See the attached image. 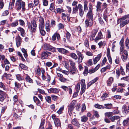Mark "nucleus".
Segmentation results:
<instances>
[{
	"instance_id": "obj_1",
	"label": "nucleus",
	"mask_w": 129,
	"mask_h": 129,
	"mask_svg": "<svg viewBox=\"0 0 129 129\" xmlns=\"http://www.w3.org/2000/svg\"><path fill=\"white\" fill-rule=\"evenodd\" d=\"M118 23H120V26L122 27L129 23V15H127L119 19L118 21Z\"/></svg>"
},
{
	"instance_id": "obj_2",
	"label": "nucleus",
	"mask_w": 129,
	"mask_h": 129,
	"mask_svg": "<svg viewBox=\"0 0 129 129\" xmlns=\"http://www.w3.org/2000/svg\"><path fill=\"white\" fill-rule=\"evenodd\" d=\"M16 7L17 10H20L21 7L23 11L25 10V3L22 0H18L16 2Z\"/></svg>"
},
{
	"instance_id": "obj_3",
	"label": "nucleus",
	"mask_w": 129,
	"mask_h": 129,
	"mask_svg": "<svg viewBox=\"0 0 129 129\" xmlns=\"http://www.w3.org/2000/svg\"><path fill=\"white\" fill-rule=\"evenodd\" d=\"M44 49L48 50L53 52H55L56 50L55 48L47 44H45L44 45Z\"/></svg>"
},
{
	"instance_id": "obj_4",
	"label": "nucleus",
	"mask_w": 129,
	"mask_h": 129,
	"mask_svg": "<svg viewBox=\"0 0 129 129\" xmlns=\"http://www.w3.org/2000/svg\"><path fill=\"white\" fill-rule=\"evenodd\" d=\"M81 81V90L80 94L81 95L85 91L86 85L85 84V80L83 79H82Z\"/></svg>"
},
{
	"instance_id": "obj_5",
	"label": "nucleus",
	"mask_w": 129,
	"mask_h": 129,
	"mask_svg": "<svg viewBox=\"0 0 129 129\" xmlns=\"http://www.w3.org/2000/svg\"><path fill=\"white\" fill-rule=\"evenodd\" d=\"M37 25L36 21L33 20L31 21L30 25H28V28L33 31H35L37 27Z\"/></svg>"
},
{
	"instance_id": "obj_6",
	"label": "nucleus",
	"mask_w": 129,
	"mask_h": 129,
	"mask_svg": "<svg viewBox=\"0 0 129 129\" xmlns=\"http://www.w3.org/2000/svg\"><path fill=\"white\" fill-rule=\"evenodd\" d=\"M85 24L86 27H90L93 24V20L86 19L85 21Z\"/></svg>"
},
{
	"instance_id": "obj_7",
	"label": "nucleus",
	"mask_w": 129,
	"mask_h": 129,
	"mask_svg": "<svg viewBox=\"0 0 129 129\" xmlns=\"http://www.w3.org/2000/svg\"><path fill=\"white\" fill-rule=\"evenodd\" d=\"M75 105V104L72 102L68 106V112L70 116H71L72 115V112L73 111Z\"/></svg>"
},
{
	"instance_id": "obj_8",
	"label": "nucleus",
	"mask_w": 129,
	"mask_h": 129,
	"mask_svg": "<svg viewBox=\"0 0 129 129\" xmlns=\"http://www.w3.org/2000/svg\"><path fill=\"white\" fill-rule=\"evenodd\" d=\"M76 52L77 54L79 56L78 59V64H79L82 62L84 56L83 54H82L81 52L79 51H77Z\"/></svg>"
},
{
	"instance_id": "obj_9",
	"label": "nucleus",
	"mask_w": 129,
	"mask_h": 129,
	"mask_svg": "<svg viewBox=\"0 0 129 129\" xmlns=\"http://www.w3.org/2000/svg\"><path fill=\"white\" fill-rule=\"evenodd\" d=\"M122 111L123 113L124 114H127L128 113H129V104L127 107L125 105L123 106Z\"/></svg>"
},
{
	"instance_id": "obj_10",
	"label": "nucleus",
	"mask_w": 129,
	"mask_h": 129,
	"mask_svg": "<svg viewBox=\"0 0 129 129\" xmlns=\"http://www.w3.org/2000/svg\"><path fill=\"white\" fill-rule=\"evenodd\" d=\"M39 27L44 28V18L41 17L39 18Z\"/></svg>"
},
{
	"instance_id": "obj_11",
	"label": "nucleus",
	"mask_w": 129,
	"mask_h": 129,
	"mask_svg": "<svg viewBox=\"0 0 129 129\" xmlns=\"http://www.w3.org/2000/svg\"><path fill=\"white\" fill-rule=\"evenodd\" d=\"M61 15V18L64 21H65L67 19L68 21H70V18L69 17V15L68 14L62 13Z\"/></svg>"
},
{
	"instance_id": "obj_12",
	"label": "nucleus",
	"mask_w": 129,
	"mask_h": 129,
	"mask_svg": "<svg viewBox=\"0 0 129 129\" xmlns=\"http://www.w3.org/2000/svg\"><path fill=\"white\" fill-rule=\"evenodd\" d=\"M110 16L109 14L106 12L105 13L104 12L103 15V18L106 22H107L108 20H111V19L110 18Z\"/></svg>"
},
{
	"instance_id": "obj_13",
	"label": "nucleus",
	"mask_w": 129,
	"mask_h": 129,
	"mask_svg": "<svg viewBox=\"0 0 129 129\" xmlns=\"http://www.w3.org/2000/svg\"><path fill=\"white\" fill-rule=\"evenodd\" d=\"M57 38V40H59L60 39V36L59 34L55 33L52 36V39L53 41H54L56 39V38Z\"/></svg>"
},
{
	"instance_id": "obj_14",
	"label": "nucleus",
	"mask_w": 129,
	"mask_h": 129,
	"mask_svg": "<svg viewBox=\"0 0 129 129\" xmlns=\"http://www.w3.org/2000/svg\"><path fill=\"white\" fill-rule=\"evenodd\" d=\"M17 29L20 32L21 35L22 37H24L25 34V32L24 29L19 26L17 28Z\"/></svg>"
},
{
	"instance_id": "obj_15",
	"label": "nucleus",
	"mask_w": 129,
	"mask_h": 129,
	"mask_svg": "<svg viewBox=\"0 0 129 129\" xmlns=\"http://www.w3.org/2000/svg\"><path fill=\"white\" fill-rule=\"evenodd\" d=\"M86 17L88 19L93 20V16L92 11H88Z\"/></svg>"
},
{
	"instance_id": "obj_16",
	"label": "nucleus",
	"mask_w": 129,
	"mask_h": 129,
	"mask_svg": "<svg viewBox=\"0 0 129 129\" xmlns=\"http://www.w3.org/2000/svg\"><path fill=\"white\" fill-rule=\"evenodd\" d=\"M45 28L46 31L48 32H49L50 30V22L48 20L46 22L45 24Z\"/></svg>"
},
{
	"instance_id": "obj_17",
	"label": "nucleus",
	"mask_w": 129,
	"mask_h": 129,
	"mask_svg": "<svg viewBox=\"0 0 129 129\" xmlns=\"http://www.w3.org/2000/svg\"><path fill=\"white\" fill-rule=\"evenodd\" d=\"M48 92L49 93H57L58 92V90L56 88H51L48 90Z\"/></svg>"
},
{
	"instance_id": "obj_18",
	"label": "nucleus",
	"mask_w": 129,
	"mask_h": 129,
	"mask_svg": "<svg viewBox=\"0 0 129 129\" xmlns=\"http://www.w3.org/2000/svg\"><path fill=\"white\" fill-rule=\"evenodd\" d=\"M120 117L118 116H114L110 118V119L112 122H116V121L120 120Z\"/></svg>"
},
{
	"instance_id": "obj_19",
	"label": "nucleus",
	"mask_w": 129,
	"mask_h": 129,
	"mask_svg": "<svg viewBox=\"0 0 129 129\" xmlns=\"http://www.w3.org/2000/svg\"><path fill=\"white\" fill-rule=\"evenodd\" d=\"M72 123L74 125L79 127H80V124L76 119H73L72 121Z\"/></svg>"
},
{
	"instance_id": "obj_20",
	"label": "nucleus",
	"mask_w": 129,
	"mask_h": 129,
	"mask_svg": "<svg viewBox=\"0 0 129 129\" xmlns=\"http://www.w3.org/2000/svg\"><path fill=\"white\" fill-rule=\"evenodd\" d=\"M57 49L59 52L64 54L69 53L68 50L63 48H57Z\"/></svg>"
},
{
	"instance_id": "obj_21",
	"label": "nucleus",
	"mask_w": 129,
	"mask_h": 129,
	"mask_svg": "<svg viewBox=\"0 0 129 129\" xmlns=\"http://www.w3.org/2000/svg\"><path fill=\"white\" fill-rule=\"evenodd\" d=\"M103 38V35L101 31L98 33V35L96 37L94 41L95 42H96V41L101 39Z\"/></svg>"
},
{
	"instance_id": "obj_22",
	"label": "nucleus",
	"mask_w": 129,
	"mask_h": 129,
	"mask_svg": "<svg viewBox=\"0 0 129 129\" xmlns=\"http://www.w3.org/2000/svg\"><path fill=\"white\" fill-rule=\"evenodd\" d=\"M101 56V54H99L97 56L95 57L94 59H93V63L94 64H96L97 62L99 60Z\"/></svg>"
},
{
	"instance_id": "obj_23",
	"label": "nucleus",
	"mask_w": 129,
	"mask_h": 129,
	"mask_svg": "<svg viewBox=\"0 0 129 129\" xmlns=\"http://www.w3.org/2000/svg\"><path fill=\"white\" fill-rule=\"evenodd\" d=\"M0 87L5 91H7L8 90V88L6 87L4 84L2 82H0Z\"/></svg>"
},
{
	"instance_id": "obj_24",
	"label": "nucleus",
	"mask_w": 129,
	"mask_h": 129,
	"mask_svg": "<svg viewBox=\"0 0 129 129\" xmlns=\"http://www.w3.org/2000/svg\"><path fill=\"white\" fill-rule=\"evenodd\" d=\"M101 3L99 2H97L96 5V11H100L102 10V8L101 7Z\"/></svg>"
},
{
	"instance_id": "obj_25",
	"label": "nucleus",
	"mask_w": 129,
	"mask_h": 129,
	"mask_svg": "<svg viewBox=\"0 0 129 129\" xmlns=\"http://www.w3.org/2000/svg\"><path fill=\"white\" fill-rule=\"evenodd\" d=\"M64 11V10L63 9L58 8L55 9V11H54V12L55 14H57L58 13H61L62 12H63Z\"/></svg>"
},
{
	"instance_id": "obj_26",
	"label": "nucleus",
	"mask_w": 129,
	"mask_h": 129,
	"mask_svg": "<svg viewBox=\"0 0 129 129\" xmlns=\"http://www.w3.org/2000/svg\"><path fill=\"white\" fill-rule=\"evenodd\" d=\"M129 122V117H128V118L125 119H124L123 120L122 122L123 125L124 126H127Z\"/></svg>"
},
{
	"instance_id": "obj_27",
	"label": "nucleus",
	"mask_w": 129,
	"mask_h": 129,
	"mask_svg": "<svg viewBox=\"0 0 129 129\" xmlns=\"http://www.w3.org/2000/svg\"><path fill=\"white\" fill-rule=\"evenodd\" d=\"M54 123L55 125L57 126H59L60 125V122L59 119L57 118H56L54 121Z\"/></svg>"
},
{
	"instance_id": "obj_28",
	"label": "nucleus",
	"mask_w": 129,
	"mask_h": 129,
	"mask_svg": "<svg viewBox=\"0 0 129 129\" xmlns=\"http://www.w3.org/2000/svg\"><path fill=\"white\" fill-rule=\"evenodd\" d=\"M113 81V78L112 77H110L107 82V85L108 86H110Z\"/></svg>"
},
{
	"instance_id": "obj_29",
	"label": "nucleus",
	"mask_w": 129,
	"mask_h": 129,
	"mask_svg": "<svg viewBox=\"0 0 129 129\" xmlns=\"http://www.w3.org/2000/svg\"><path fill=\"white\" fill-rule=\"evenodd\" d=\"M125 46L127 49H129V40L128 38H126L125 40Z\"/></svg>"
},
{
	"instance_id": "obj_30",
	"label": "nucleus",
	"mask_w": 129,
	"mask_h": 129,
	"mask_svg": "<svg viewBox=\"0 0 129 129\" xmlns=\"http://www.w3.org/2000/svg\"><path fill=\"white\" fill-rule=\"evenodd\" d=\"M6 94L5 93L0 94V101L3 102L4 99L6 97Z\"/></svg>"
},
{
	"instance_id": "obj_31",
	"label": "nucleus",
	"mask_w": 129,
	"mask_h": 129,
	"mask_svg": "<svg viewBox=\"0 0 129 129\" xmlns=\"http://www.w3.org/2000/svg\"><path fill=\"white\" fill-rule=\"evenodd\" d=\"M18 20H16L14 22L11 23V26L12 27L16 26L18 24Z\"/></svg>"
},
{
	"instance_id": "obj_32",
	"label": "nucleus",
	"mask_w": 129,
	"mask_h": 129,
	"mask_svg": "<svg viewBox=\"0 0 129 129\" xmlns=\"http://www.w3.org/2000/svg\"><path fill=\"white\" fill-rule=\"evenodd\" d=\"M69 56L73 59L76 60L78 58L77 55L74 53H72L70 54Z\"/></svg>"
},
{
	"instance_id": "obj_33",
	"label": "nucleus",
	"mask_w": 129,
	"mask_h": 129,
	"mask_svg": "<svg viewBox=\"0 0 129 129\" xmlns=\"http://www.w3.org/2000/svg\"><path fill=\"white\" fill-rule=\"evenodd\" d=\"M47 53L46 52H44L42 53V56L41 57V59H44L48 57V55Z\"/></svg>"
},
{
	"instance_id": "obj_34",
	"label": "nucleus",
	"mask_w": 129,
	"mask_h": 129,
	"mask_svg": "<svg viewBox=\"0 0 129 129\" xmlns=\"http://www.w3.org/2000/svg\"><path fill=\"white\" fill-rule=\"evenodd\" d=\"M87 3V2L86 1H85L84 2V10L85 12H86L88 10Z\"/></svg>"
},
{
	"instance_id": "obj_35",
	"label": "nucleus",
	"mask_w": 129,
	"mask_h": 129,
	"mask_svg": "<svg viewBox=\"0 0 129 129\" xmlns=\"http://www.w3.org/2000/svg\"><path fill=\"white\" fill-rule=\"evenodd\" d=\"M39 27L40 29V32L42 36H44L46 34V32L44 30V28H41V27Z\"/></svg>"
},
{
	"instance_id": "obj_36",
	"label": "nucleus",
	"mask_w": 129,
	"mask_h": 129,
	"mask_svg": "<svg viewBox=\"0 0 129 129\" xmlns=\"http://www.w3.org/2000/svg\"><path fill=\"white\" fill-rule=\"evenodd\" d=\"M76 71L75 67H71L70 70L69 71L70 74H73L75 73Z\"/></svg>"
},
{
	"instance_id": "obj_37",
	"label": "nucleus",
	"mask_w": 129,
	"mask_h": 129,
	"mask_svg": "<svg viewBox=\"0 0 129 129\" xmlns=\"http://www.w3.org/2000/svg\"><path fill=\"white\" fill-rule=\"evenodd\" d=\"M108 94L106 93H104L101 96L102 99L103 100H106L107 97H108Z\"/></svg>"
},
{
	"instance_id": "obj_38",
	"label": "nucleus",
	"mask_w": 129,
	"mask_h": 129,
	"mask_svg": "<svg viewBox=\"0 0 129 129\" xmlns=\"http://www.w3.org/2000/svg\"><path fill=\"white\" fill-rule=\"evenodd\" d=\"M104 105L106 106L105 108L110 109L112 108V105L111 104H105Z\"/></svg>"
},
{
	"instance_id": "obj_39",
	"label": "nucleus",
	"mask_w": 129,
	"mask_h": 129,
	"mask_svg": "<svg viewBox=\"0 0 129 129\" xmlns=\"http://www.w3.org/2000/svg\"><path fill=\"white\" fill-rule=\"evenodd\" d=\"M88 118L85 116H83L81 117V121L82 122H86L88 120Z\"/></svg>"
},
{
	"instance_id": "obj_40",
	"label": "nucleus",
	"mask_w": 129,
	"mask_h": 129,
	"mask_svg": "<svg viewBox=\"0 0 129 129\" xmlns=\"http://www.w3.org/2000/svg\"><path fill=\"white\" fill-rule=\"evenodd\" d=\"M25 79L27 82H29L31 83H33V80L28 75H27V76L26 77Z\"/></svg>"
},
{
	"instance_id": "obj_41",
	"label": "nucleus",
	"mask_w": 129,
	"mask_h": 129,
	"mask_svg": "<svg viewBox=\"0 0 129 129\" xmlns=\"http://www.w3.org/2000/svg\"><path fill=\"white\" fill-rule=\"evenodd\" d=\"M54 9V4L53 3H51L50 6V10L52 11H55Z\"/></svg>"
},
{
	"instance_id": "obj_42",
	"label": "nucleus",
	"mask_w": 129,
	"mask_h": 129,
	"mask_svg": "<svg viewBox=\"0 0 129 129\" xmlns=\"http://www.w3.org/2000/svg\"><path fill=\"white\" fill-rule=\"evenodd\" d=\"M69 61L71 66L72 67H75V63L73 60L71 59H70L69 60Z\"/></svg>"
},
{
	"instance_id": "obj_43",
	"label": "nucleus",
	"mask_w": 129,
	"mask_h": 129,
	"mask_svg": "<svg viewBox=\"0 0 129 129\" xmlns=\"http://www.w3.org/2000/svg\"><path fill=\"white\" fill-rule=\"evenodd\" d=\"M21 43V41L19 39H17L16 40V43L17 46L18 47L20 46Z\"/></svg>"
},
{
	"instance_id": "obj_44",
	"label": "nucleus",
	"mask_w": 129,
	"mask_h": 129,
	"mask_svg": "<svg viewBox=\"0 0 129 129\" xmlns=\"http://www.w3.org/2000/svg\"><path fill=\"white\" fill-rule=\"evenodd\" d=\"M106 116L108 117V118L110 116H112L113 115L112 112H108L106 113L105 114Z\"/></svg>"
},
{
	"instance_id": "obj_45",
	"label": "nucleus",
	"mask_w": 129,
	"mask_h": 129,
	"mask_svg": "<svg viewBox=\"0 0 129 129\" xmlns=\"http://www.w3.org/2000/svg\"><path fill=\"white\" fill-rule=\"evenodd\" d=\"M124 39L123 37H122L119 43V45L120 46V47H124Z\"/></svg>"
},
{
	"instance_id": "obj_46",
	"label": "nucleus",
	"mask_w": 129,
	"mask_h": 129,
	"mask_svg": "<svg viewBox=\"0 0 129 129\" xmlns=\"http://www.w3.org/2000/svg\"><path fill=\"white\" fill-rule=\"evenodd\" d=\"M22 52L24 53V56L25 58H26L27 56V54L26 50L24 48L21 49Z\"/></svg>"
},
{
	"instance_id": "obj_47",
	"label": "nucleus",
	"mask_w": 129,
	"mask_h": 129,
	"mask_svg": "<svg viewBox=\"0 0 129 129\" xmlns=\"http://www.w3.org/2000/svg\"><path fill=\"white\" fill-rule=\"evenodd\" d=\"M19 66L22 69L26 70L27 69V67L24 64L21 63L19 64Z\"/></svg>"
},
{
	"instance_id": "obj_48",
	"label": "nucleus",
	"mask_w": 129,
	"mask_h": 129,
	"mask_svg": "<svg viewBox=\"0 0 129 129\" xmlns=\"http://www.w3.org/2000/svg\"><path fill=\"white\" fill-rule=\"evenodd\" d=\"M78 10V7L77 5H76L75 7L73 8V14H76Z\"/></svg>"
},
{
	"instance_id": "obj_49",
	"label": "nucleus",
	"mask_w": 129,
	"mask_h": 129,
	"mask_svg": "<svg viewBox=\"0 0 129 129\" xmlns=\"http://www.w3.org/2000/svg\"><path fill=\"white\" fill-rule=\"evenodd\" d=\"M45 99L46 101L48 103H50L51 102V98L49 96H47L45 97Z\"/></svg>"
},
{
	"instance_id": "obj_50",
	"label": "nucleus",
	"mask_w": 129,
	"mask_h": 129,
	"mask_svg": "<svg viewBox=\"0 0 129 129\" xmlns=\"http://www.w3.org/2000/svg\"><path fill=\"white\" fill-rule=\"evenodd\" d=\"M64 108V106H62L60 107L59 110L57 111V113L59 114H61L62 111L63 110Z\"/></svg>"
},
{
	"instance_id": "obj_51",
	"label": "nucleus",
	"mask_w": 129,
	"mask_h": 129,
	"mask_svg": "<svg viewBox=\"0 0 129 129\" xmlns=\"http://www.w3.org/2000/svg\"><path fill=\"white\" fill-rule=\"evenodd\" d=\"M16 76L17 79L19 81L22 80L23 79V77L22 76H21L19 75H16Z\"/></svg>"
},
{
	"instance_id": "obj_52",
	"label": "nucleus",
	"mask_w": 129,
	"mask_h": 129,
	"mask_svg": "<svg viewBox=\"0 0 129 129\" xmlns=\"http://www.w3.org/2000/svg\"><path fill=\"white\" fill-rule=\"evenodd\" d=\"M58 28L59 29L63 28H64L63 25L61 23H59L57 25Z\"/></svg>"
},
{
	"instance_id": "obj_53",
	"label": "nucleus",
	"mask_w": 129,
	"mask_h": 129,
	"mask_svg": "<svg viewBox=\"0 0 129 129\" xmlns=\"http://www.w3.org/2000/svg\"><path fill=\"white\" fill-rule=\"evenodd\" d=\"M94 106L96 108L99 109H101L104 108L102 106L99 104H95L94 105Z\"/></svg>"
},
{
	"instance_id": "obj_54",
	"label": "nucleus",
	"mask_w": 129,
	"mask_h": 129,
	"mask_svg": "<svg viewBox=\"0 0 129 129\" xmlns=\"http://www.w3.org/2000/svg\"><path fill=\"white\" fill-rule=\"evenodd\" d=\"M124 47H120V54L121 55L123 54V52L124 51Z\"/></svg>"
},
{
	"instance_id": "obj_55",
	"label": "nucleus",
	"mask_w": 129,
	"mask_h": 129,
	"mask_svg": "<svg viewBox=\"0 0 129 129\" xmlns=\"http://www.w3.org/2000/svg\"><path fill=\"white\" fill-rule=\"evenodd\" d=\"M69 87H67L65 86H62L61 88H62L64 90L67 91H68L69 89Z\"/></svg>"
},
{
	"instance_id": "obj_56",
	"label": "nucleus",
	"mask_w": 129,
	"mask_h": 129,
	"mask_svg": "<svg viewBox=\"0 0 129 129\" xmlns=\"http://www.w3.org/2000/svg\"><path fill=\"white\" fill-rule=\"evenodd\" d=\"M51 26L52 27H54L55 25V22L53 19H52L51 21Z\"/></svg>"
},
{
	"instance_id": "obj_57",
	"label": "nucleus",
	"mask_w": 129,
	"mask_h": 129,
	"mask_svg": "<svg viewBox=\"0 0 129 129\" xmlns=\"http://www.w3.org/2000/svg\"><path fill=\"white\" fill-rule=\"evenodd\" d=\"M93 113L94 114V115L96 117L98 118L99 117V115L98 112L95 111H93Z\"/></svg>"
},
{
	"instance_id": "obj_58",
	"label": "nucleus",
	"mask_w": 129,
	"mask_h": 129,
	"mask_svg": "<svg viewBox=\"0 0 129 129\" xmlns=\"http://www.w3.org/2000/svg\"><path fill=\"white\" fill-rule=\"evenodd\" d=\"M84 44L85 46L87 47L89 46L88 42L87 39H86L85 40Z\"/></svg>"
},
{
	"instance_id": "obj_59",
	"label": "nucleus",
	"mask_w": 129,
	"mask_h": 129,
	"mask_svg": "<svg viewBox=\"0 0 129 129\" xmlns=\"http://www.w3.org/2000/svg\"><path fill=\"white\" fill-rule=\"evenodd\" d=\"M43 5L47 6L48 5V2L47 0H42Z\"/></svg>"
},
{
	"instance_id": "obj_60",
	"label": "nucleus",
	"mask_w": 129,
	"mask_h": 129,
	"mask_svg": "<svg viewBox=\"0 0 129 129\" xmlns=\"http://www.w3.org/2000/svg\"><path fill=\"white\" fill-rule=\"evenodd\" d=\"M19 21L20 25L23 26L24 25L25 23L23 20L22 19H20Z\"/></svg>"
},
{
	"instance_id": "obj_61",
	"label": "nucleus",
	"mask_w": 129,
	"mask_h": 129,
	"mask_svg": "<svg viewBox=\"0 0 129 129\" xmlns=\"http://www.w3.org/2000/svg\"><path fill=\"white\" fill-rule=\"evenodd\" d=\"M80 84L79 83H78L76 87V91L77 92H79L80 89Z\"/></svg>"
},
{
	"instance_id": "obj_62",
	"label": "nucleus",
	"mask_w": 129,
	"mask_h": 129,
	"mask_svg": "<svg viewBox=\"0 0 129 129\" xmlns=\"http://www.w3.org/2000/svg\"><path fill=\"white\" fill-rule=\"evenodd\" d=\"M88 68L86 67L83 72V74L84 76H86L87 75V74L88 73Z\"/></svg>"
},
{
	"instance_id": "obj_63",
	"label": "nucleus",
	"mask_w": 129,
	"mask_h": 129,
	"mask_svg": "<svg viewBox=\"0 0 129 129\" xmlns=\"http://www.w3.org/2000/svg\"><path fill=\"white\" fill-rule=\"evenodd\" d=\"M118 108H117V110H114L113 111L112 114L113 115H115L118 114L119 112V111L118 110Z\"/></svg>"
},
{
	"instance_id": "obj_64",
	"label": "nucleus",
	"mask_w": 129,
	"mask_h": 129,
	"mask_svg": "<svg viewBox=\"0 0 129 129\" xmlns=\"http://www.w3.org/2000/svg\"><path fill=\"white\" fill-rule=\"evenodd\" d=\"M107 33V37L108 38H111V32L109 30H108Z\"/></svg>"
}]
</instances>
